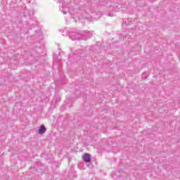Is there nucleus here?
Listing matches in <instances>:
<instances>
[{"instance_id":"4","label":"nucleus","mask_w":180,"mask_h":180,"mask_svg":"<svg viewBox=\"0 0 180 180\" xmlns=\"http://www.w3.org/2000/svg\"><path fill=\"white\" fill-rule=\"evenodd\" d=\"M67 12H68V8H63V13H64V15H65L67 13Z\"/></svg>"},{"instance_id":"6","label":"nucleus","mask_w":180,"mask_h":180,"mask_svg":"<svg viewBox=\"0 0 180 180\" xmlns=\"http://www.w3.org/2000/svg\"><path fill=\"white\" fill-rule=\"evenodd\" d=\"M128 20H130V19H128Z\"/></svg>"},{"instance_id":"2","label":"nucleus","mask_w":180,"mask_h":180,"mask_svg":"<svg viewBox=\"0 0 180 180\" xmlns=\"http://www.w3.org/2000/svg\"><path fill=\"white\" fill-rule=\"evenodd\" d=\"M46 127L44 125H41L39 129V134H44L46 133Z\"/></svg>"},{"instance_id":"1","label":"nucleus","mask_w":180,"mask_h":180,"mask_svg":"<svg viewBox=\"0 0 180 180\" xmlns=\"http://www.w3.org/2000/svg\"><path fill=\"white\" fill-rule=\"evenodd\" d=\"M69 36L72 40H79L82 36L83 37V40H86V39L92 37V34L88 32H84L81 34L77 32H70Z\"/></svg>"},{"instance_id":"5","label":"nucleus","mask_w":180,"mask_h":180,"mask_svg":"<svg viewBox=\"0 0 180 180\" xmlns=\"http://www.w3.org/2000/svg\"><path fill=\"white\" fill-rule=\"evenodd\" d=\"M146 73H143V75H146Z\"/></svg>"},{"instance_id":"3","label":"nucleus","mask_w":180,"mask_h":180,"mask_svg":"<svg viewBox=\"0 0 180 180\" xmlns=\"http://www.w3.org/2000/svg\"><path fill=\"white\" fill-rule=\"evenodd\" d=\"M83 160L85 161V162H91V156H89L88 154H85L83 156Z\"/></svg>"}]
</instances>
